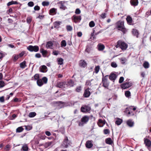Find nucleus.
Here are the masks:
<instances>
[{
    "label": "nucleus",
    "mask_w": 151,
    "mask_h": 151,
    "mask_svg": "<svg viewBox=\"0 0 151 151\" xmlns=\"http://www.w3.org/2000/svg\"><path fill=\"white\" fill-rule=\"evenodd\" d=\"M116 28L119 30L121 31L124 33H125L126 30L124 25V22L119 21L116 23Z\"/></svg>",
    "instance_id": "f257e3e1"
},
{
    "label": "nucleus",
    "mask_w": 151,
    "mask_h": 151,
    "mask_svg": "<svg viewBox=\"0 0 151 151\" xmlns=\"http://www.w3.org/2000/svg\"><path fill=\"white\" fill-rule=\"evenodd\" d=\"M89 119V117L87 116H83L81 120V122H79L78 123L79 126L83 127L84 124H86L88 122Z\"/></svg>",
    "instance_id": "f03ea898"
},
{
    "label": "nucleus",
    "mask_w": 151,
    "mask_h": 151,
    "mask_svg": "<svg viewBox=\"0 0 151 151\" xmlns=\"http://www.w3.org/2000/svg\"><path fill=\"white\" fill-rule=\"evenodd\" d=\"M71 143V141L69 140L68 137L65 136L61 144V146L63 148H68Z\"/></svg>",
    "instance_id": "7ed1b4c3"
},
{
    "label": "nucleus",
    "mask_w": 151,
    "mask_h": 151,
    "mask_svg": "<svg viewBox=\"0 0 151 151\" xmlns=\"http://www.w3.org/2000/svg\"><path fill=\"white\" fill-rule=\"evenodd\" d=\"M108 75H106L104 77H103L102 78V86L104 87L108 88L109 85V83L108 81L107 77Z\"/></svg>",
    "instance_id": "20e7f679"
},
{
    "label": "nucleus",
    "mask_w": 151,
    "mask_h": 151,
    "mask_svg": "<svg viewBox=\"0 0 151 151\" xmlns=\"http://www.w3.org/2000/svg\"><path fill=\"white\" fill-rule=\"evenodd\" d=\"M27 49L29 51L32 52L33 51L35 52H38L39 50V47L37 45L33 46L31 45L27 47Z\"/></svg>",
    "instance_id": "39448f33"
},
{
    "label": "nucleus",
    "mask_w": 151,
    "mask_h": 151,
    "mask_svg": "<svg viewBox=\"0 0 151 151\" xmlns=\"http://www.w3.org/2000/svg\"><path fill=\"white\" fill-rule=\"evenodd\" d=\"M56 87L63 89L65 88H66V82H58L56 84Z\"/></svg>",
    "instance_id": "423d86ee"
},
{
    "label": "nucleus",
    "mask_w": 151,
    "mask_h": 151,
    "mask_svg": "<svg viewBox=\"0 0 151 151\" xmlns=\"http://www.w3.org/2000/svg\"><path fill=\"white\" fill-rule=\"evenodd\" d=\"M72 18L73 21L75 23L80 22L81 19L80 16H76V15H73Z\"/></svg>",
    "instance_id": "0eeeda50"
},
{
    "label": "nucleus",
    "mask_w": 151,
    "mask_h": 151,
    "mask_svg": "<svg viewBox=\"0 0 151 151\" xmlns=\"http://www.w3.org/2000/svg\"><path fill=\"white\" fill-rule=\"evenodd\" d=\"M118 44H120V48L122 50H126L127 47V45L124 42L121 40L118 41Z\"/></svg>",
    "instance_id": "6e6552de"
},
{
    "label": "nucleus",
    "mask_w": 151,
    "mask_h": 151,
    "mask_svg": "<svg viewBox=\"0 0 151 151\" xmlns=\"http://www.w3.org/2000/svg\"><path fill=\"white\" fill-rule=\"evenodd\" d=\"M90 107L87 105L84 106H82L81 109V112L85 113L90 111Z\"/></svg>",
    "instance_id": "1a4fd4ad"
},
{
    "label": "nucleus",
    "mask_w": 151,
    "mask_h": 151,
    "mask_svg": "<svg viewBox=\"0 0 151 151\" xmlns=\"http://www.w3.org/2000/svg\"><path fill=\"white\" fill-rule=\"evenodd\" d=\"M140 112L139 109H137L136 107L133 106V116H135L136 119L137 118V115Z\"/></svg>",
    "instance_id": "9d476101"
},
{
    "label": "nucleus",
    "mask_w": 151,
    "mask_h": 151,
    "mask_svg": "<svg viewBox=\"0 0 151 151\" xmlns=\"http://www.w3.org/2000/svg\"><path fill=\"white\" fill-rule=\"evenodd\" d=\"M131 86V84L129 82H126L120 85L121 88L123 89H125Z\"/></svg>",
    "instance_id": "9b49d317"
},
{
    "label": "nucleus",
    "mask_w": 151,
    "mask_h": 151,
    "mask_svg": "<svg viewBox=\"0 0 151 151\" xmlns=\"http://www.w3.org/2000/svg\"><path fill=\"white\" fill-rule=\"evenodd\" d=\"M89 89L90 88H88L85 90L83 95V96L84 97L87 98L90 96L91 93L89 91Z\"/></svg>",
    "instance_id": "f8f14e48"
},
{
    "label": "nucleus",
    "mask_w": 151,
    "mask_h": 151,
    "mask_svg": "<svg viewBox=\"0 0 151 151\" xmlns=\"http://www.w3.org/2000/svg\"><path fill=\"white\" fill-rule=\"evenodd\" d=\"M79 65L81 68H85L87 65V63L84 60H81L79 63Z\"/></svg>",
    "instance_id": "ddd939ff"
},
{
    "label": "nucleus",
    "mask_w": 151,
    "mask_h": 151,
    "mask_svg": "<svg viewBox=\"0 0 151 151\" xmlns=\"http://www.w3.org/2000/svg\"><path fill=\"white\" fill-rule=\"evenodd\" d=\"M106 122L105 120H103L101 119H99L98 120L97 124L99 127H102L105 124Z\"/></svg>",
    "instance_id": "4468645a"
},
{
    "label": "nucleus",
    "mask_w": 151,
    "mask_h": 151,
    "mask_svg": "<svg viewBox=\"0 0 151 151\" xmlns=\"http://www.w3.org/2000/svg\"><path fill=\"white\" fill-rule=\"evenodd\" d=\"M74 85V82L72 80H70L66 82V87H73Z\"/></svg>",
    "instance_id": "2eb2a0df"
},
{
    "label": "nucleus",
    "mask_w": 151,
    "mask_h": 151,
    "mask_svg": "<svg viewBox=\"0 0 151 151\" xmlns=\"http://www.w3.org/2000/svg\"><path fill=\"white\" fill-rule=\"evenodd\" d=\"M140 33L138 30L136 29H133V36L137 38L139 37Z\"/></svg>",
    "instance_id": "dca6fc26"
},
{
    "label": "nucleus",
    "mask_w": 151,
    "mask_h": 151,
    "mask_svg": "<svg viewBox=\"0 0 151 151\" xmlns=\"http://www.w3.org/2000/svg\"><path fill=\"white\" fill-rule=\"evenodd\" d=\"M144 140V143L145 144V146L147 147H150L151 146V141L149 139L145 138Z\"/></svg>",
    "instance_id": "f3484780"
},
{
    "label": "nucleus",
    "mask_w": 151,
    "mask_h": 151,
    "mask_svg": "<svg viewBox=\"0 0 151 151\" xmlns=\"http://www.w3.org/2000/svg\"><path fill=\"white\" fill-rule=\"evenodd\" d=\"M117 77V75L114 73H111L109 76V79L114 82Z\"/></svg>",
    "instance_id": "a211bd4d"
},
{
    "label": "nucleus",
    "mask_w": 151,
    "mask_h": 151,
    "mask_svg": "<svg viewBox=\"0 0 151 151\" xmlns=\"http://www.w3.org/2000/svg\"><path fill=\"white\" fill-rule=\"evenodd\" d=\"M62 22L60 21H56L53 23V25L54 28L58 29L60 27V26Z\"/></svg>",
    "instance_id": "6ab92c4d"
},
{
    "label": "nucleus",
    "mask_w": 151,
    "mask_h": 151,
    "mask_svg": "<svg viewBox=\"0 0 151 151\" xmlns=\"http://www.w3.org/2000/svg\"><path fill=\"white\" fill-rule=\"evenodd\" d=\"M53 43L51 41H48L47 42L46 45V47L47 48L52 49V47L53 45Z\"/></svg>",
    "instance_id": "aec40b11"
},
{
    "label": "nucleus",
    "mask_w": 151,
    "mask_h": 151,
    "mask_svg": "<svg viewBox=\"0 0 151 151\" xmlns=\"http://www.w3.org/2000/svg\"><path fill=\"white\" fill-rule=\"evenodd\" d=\"M40 52L42 53L43 56L45 57L47 53V52L46 50H45L42 48H41L40 49Z\"/></svg>",
    "instance_id": "412c9836"
},
{
    "label": "nucleus",
    "mask_w": 151,
    "mask_h": 151,
    "mask_svg": "<svg viewBox=\"0 0 151 151\" xmlns=\"http://www.w3.org/2000/svg\"><path fill=\"white\" fill-rule=\"evenodd\" d=\"M86 146L87 148H91L92 147L93 144H92L91 141L88 140L86 142Z\"/></svg>",
    "instance_id": "4be33fe9"
},
{
    "label": "nucleus",
    "mask_w": 151,
    "mask_h": 151,
    "mask_svg": "<svg viewBox=\"0 0 151 151\" xmlns=\"http://www.w3.org/2000/svg\"><path fill=\"white\" fill-rule=\"evenodd\" d=\"M64 2L62 1H60L57 3V4H60V8L63 10H65V7L64 5Z\"/></svg>",
    "instance_id": "5701e85b"
},
{
    "label": "nucleus",
    "mask_w": 151,
    "mask_h": 151,
    "mask_svg": "<svg viewBox=\"0 0 151 151\" xmlns=\"http://www.w3.org/2000/svg\"><path fill=\"white\" fill-rule=\"evenodd\" d=\"M98 50L99 51H103L105 48L104 45L101 43L99 44L98 45Z\"/></svg>",
    "instance_id": "b1692460"
},
{
    "label": "nucleus",
    "mask_w": 151,
    "mask_h": 151,
    "mask_svg": "<svg viewBox=\"0 0 151 151\" xmlns=\"http://www.w3.org/2000/svg\"><path fill=\"white\" fill-rule=\"evenodd\" d=\"M126 20L128 24L129 25L132 24V19L128 15L127 16Z\"/></svg>",
    "instance_id": "393cba45"
},
{
    "label": "nucleus",
    "mask_w": 151,
    "mask_h": 151,
    "mask_svg": "<svg viewBox=\"0 0 151 151\" xmlns=\"http://www.w3.org/2000/svg\"><path fill=\"white\" fill-rule=\"evenodd\" d=\"M56 9L55 8H52L51 9L49 10V14L50 15H53V13H56Z\"/></svg>",
    "instance_id": "a878e982"
},
{
    "label": "nucleus",
    "mask_w": 151,
    "mask_h": 151,
    "mask_svg": "<svg viewBox=\"0 0 151 151\" xmlns=\"http://www.w3.org/2000/svg\"><path fill=\"white\" fill-rule=\"evenodd\" d=\"M105 142L109 145H111L113 143V141L111 138H108L105 139Z\"/></svg>",
    "instance_id": "bb28decb"
},
{
    "label": "nucleus",
    "mask_w": 151,
    "mask_h": 151,
    "mask_svg": "<svg viewBox=\"0 0 151 151\" xmlns=\"http://www.w3.org/2000/svg\"><path fill=\"white\" fill-rule=\"evenodd\" d=\"M26 62L24 60L20 64V67L22 68H24L27 66Z\"/></svg>",
    "instance_id": "cd10ccee"
},
{
    "label": "nucleus",
    "mask_w": 151,
    "mask_h": 151,
    "mask_svg": "<svg viewBox=\"0 0 151 151\" xmlns=\"http://www.w3.org/2000/svg\"><path fill=\"white\" fill-rule=\"evenodd\" d=\"M143 66L145 68H148L149 67L150 65L148 62L145 61L144 62Z\"/></svg>",
    "instance_id": "c85d7f7f"
},
{
    "label": "nucleus",
    "mask_w": 151,
    "mask_h": 151,
    "mask_svg": "<svg viewBox=\"0 0 151 151\" xmlns=\"http://www.w3.org/2000/svg\"><path fill=\"white\" fill-rule=\"evenodd\" d=\"M37 83L38 86H41L43 84L42 81L40 79H39L37 80Z\"/></svg>",
    "instance_id": "c756f323"
},
{
    "label": "nucleus",
    "mask_w": 151,
    "mask_h": 151,
    "mask_svg": "<svg viewBox=\"0 0 151 151\" xmlns=\"http://www.w3.org/2000/svg\"><path fill=\"white\" fill-rule=\"evenodd\" d=\"M122 120L118 118L116 121L115 123L118 125H120L122 123Z\"/></svg>",
    "instance_id": "7c9ffc66"
},
{
    "label": "nucleus",
    "mask_w": 151,
    "mask_h": 151,
    "mask_svg": "<svg viewBox=\"0 0 151 151\" xmlns=\"http://www.w3.org/2000/svg\"><path fill=\"white\" fill-rule=\"evenodd\" d=\"M19 55H14L12 56L13 60L14 61H16L19 58Z\"/></svg>",
    "instance_id": "2f4dec72"
},
{
    "label": "nucleus",
    "mask_w": 151,
    "mask_h": 151,
    "mask_svg": "<svg viewBox=\"0 0 151 151\" xmlns=\"http://www.w3.org/2000/svg\"><path fill=\"white\" fill-rule=\"evenodd\" d=\"M58 64V65H62L63 63V59L62 58H60L57 59Z\"/></svg>",
    "instance_id": "473e14b6"
},
{
    "label": "nucleus",
    "mask_w": 151,
    "mask_h": 151,
    "mask_svg": "<svg viewBox=\"0 0 151 151\" xmlns=\"http://www.w3.org/2000/svg\"><path fill=\"white\" fill-rule=\"evenodd\" d=\"M18 4V3L16 1H10L7 4V5L8 6H9L12 4Z\"/></svg>",
    "instance_id": "72a5a7b5"
},
{
    "label": "nucleus",
    "mask_w": 151,
    "mask_h": 151,
    "mask_svg": "<svg viewBox=\"0 0 151 151\" xmlns=\"http://www.w3.org/2000/svg\"><path fill=\"white\" fill-rule=\"evenodd\" d=\"M36 115V113L35 112H31L29 113L28 115L29 117L30 118L33 117Z\"/></svg>",
    "instance_id": "f704fd0d"
},
{
    "label": "nucleus",
    "mask_w": 151,
    "mask_h": 151,
    "mask_svg": "<svg viewBox=\"0 0 151 151\" xmlns=\"http://www.w3.org/2000/svg\"><path fill=\"white\" fill-rule=\"evenodd\" d=\"M46 69H47V67L45 65H43L42 66V68L40 69V71L43 73L45 72V70Z\"/></svg>",
    "instance_id": "c9c22d12"
},
{
    "label": "nucleus",
    "mask_w": 151,
    "mask_h": 151,
    "mask_svg": "<svg viewBox=\"0 0 151 151\" xmlns=\"http://www.w3.org/2000/svg\"><path fill=\"white\" fill-rule=\"evenodd\" d=\"M42 80L43 82V83L46 84L47 83V78L45 77H43L42 79Z\"/></svg>",
    "instance_id": "e433bc0d"
},
{
    "label": "nucleus",
    "mask_w": 151,
    "mask_h": 151,
    "mask_svg": "<svg viewBox=\"0 0 151 151\" xmlns=\"http://www.w3.org/2000/svg\"><path fill=\"white\" fill-rule=\"evenodd\" d=\"M24 129L21 127H18L16 129V131L17 132H22Z\"/></svg>",
    "instance_id": "4c0bfd02"
},
{
    "label": "nucleus",
    "mask_w": 151,
    "mask_h": 151,
    "mask_svg": "<svg viewBox=\"0 0 151 151\" xmlns=\"http://www.w3.org/2000/svg\"><path fill=\"white\" fill-rule=\"evenodd\" d=\"M127 124L130 127H132V121L131 120H129L127 122Z\"/></svg>",
    "instance_id": "58836bf2"
},
{
    "label": "nucleus",
    "mask_w": 151,
    "mask_h": 151,
    "mask_svg": "<svg viewBox=\"0 0 151 151\" xmlns=\"http://www.w3.org/2000/svg\"><path fill=\"white\" fill-rule=\"evenodd\" d=\"M100 70V67L99 65L95 67L94 68L95 72L96 74L99 72Z\"/></svg>",
    "instance_id": "ea45409f"
},
{
    "label": "nucleus",
    "mask_w": 151,
    "mask_h": 151,
    "mask_svg": "<svg viewBox=\"0 0 151 151\" xmlns=\"http://www.w3.org/2000/svg\"><path fill=\"white\" fill-rule=\"evenodd\" d=\"M66 28L68 31H70L72 30V27L70 25H67L66 26Z\"/></svg>",
    "instance_id": "a19ab883"
},
{
    "label": "nucleus",
    "mask_w": 151,
    "mask_h": 151,
    "mask_svg": "<svg viewBox=\"0 0 151 151\" xmlns=\"http://www.w3.org/2000/svg\"><path fill=\"white\" fill-rule=\"evenodd\" d=\"M61 45L62 47H65L66 46V43L65 40H63L61 41Z\"/></svg>",
    "instance_id": "79ce46f5"
},
{
    "label": "nucleus",
    "mask_w": 151,
    "mask_h": 151,
    "mask_svg": "<svg viewBox=\"0 0 151 151\" xmlns=\"http://www.w3.org/2000/svg\"><path fill=\"white\" fill-rule=\"evenodd\" d=\"M125 95L126 97L129 98L131 96V93L129 91H127L125 92Z\"/></svg>",
    "instance_id": "37998d69"
},
{
    "label": "nucleus",
    "mask_w": 151,
    "mask_h": 151,
    "mask_svg": "<svg viewBox=\"0 0 151 151\" xmlns=\"http://www.w3.org/2000/svg\"><path fill=\"white\" fill-rule=\"evenodd\" d=\"M93 80V79H91V80H88L86 81V86H91V82Z\"/></svg>",
    "instance_id": "c03bdc74"
},
{
    "label": "nucleus",
    "mask_w": 151,
    "mask_h": 151,
    "mask_svg": "<svg viewBox=\"0 0 151 151\" xmlns=\"http://www.w3.org/2000/svg\"><path fill=\"white\" fill-rule=\"evenodd\" d=\"M138 4V0H133V6H136Z\"/></svg>",
    "instance_id": "a18cd8bd"
},
{
    "label": "nucleus",
    "mask_w": 151,
    "mask_h": 151,
    "mask_svg": "<svg viewBox=\"0 0 151 151\" xmlns=\"http://www.w3.org/2000/svg\"><path fill=\"white\" fill-rule=\"evenodd\" d=\"M130 110H131L130 108H126L125 112L128 115L130 114Z\"/></svg>",
    "instance_id": "49530a36"
},
{
    "label": "nucleus",
    "mask_w": 151,
    "mask_h": 151,
    "mask_svg": "<svg viewBox=\"0 0 151 151\" xmlns=\"http://www.w3.org/2000/svg\"><path fill=\"white\" fill-rule=\"evenodd\" d=\"M95 24L93 21H91L89 23V26L90 27H92L95 26Z\"/></svg>",
    "instance_id": "de8ad7c7"
},
{
    "label": "nucleus",
    "mask_w": 151,
    "mask_h": 151,
    "mask_svg": "<svg viewBox=\"0 0 151 151\" xmlns=\"http://www.w3.org/2000/svg\"><path fill=\"white\" fill-rule=\"evenodd\" d=\"M42 4L44 6H48L49 5V3L48 2L44 1L42 3Z\"/></svg>",
    "instance_id": "09e8293b"
},
{
    "label": "nucleus",
    "mask_w": 151,
    "mask_h": 151,
    "mask_svg": "<svg viewBox=\"0 0 151 151\" xmlns=\"http://www.w3.org/2000/svg\"><path fill=\"white\" fill-rule=\"evenodd\" d=\"M22 149L24 151H27L28 150V147L27 145H24L22 147Z\"/></svg>",
    "instance_id": "8fccbe9b"
},
{
    "label": "nucleus",
    "mask_w": 151,
    "mask_h": 151,
    "mask_svg": "<svg viewBox=\"0 0 151 151\" xmlns=\"http://www.w3.org/2000/svg\"><path fill=\"white\" fill-rule=\"evenodd\" d=\"M34 77L35 80H37L39 79L40 76L39 74H36L34 76Z\"/></svg>",
    "instance_id": "3c124183"
},
{
    "label": "nucleus",
    "mask_w": 151,
    "mask_h": 151,
    "mask_svg": "<svg viewBox=\"0 0 151 151\" xmlns=\"http://www.w3.org/2000/svg\"><path fill=\"white\" fill-rule=\"evenodd\" d=\"M81 86H78L76 87V91L78 92H79L81 91Z\"/></svg>",
    "instance_id": "603ef678"
},
{
    "label": "nucleus",
    "mask_w": 151,
    "mask_h": 151,
    "mask_svg": "<svg viewBox=\"0 0 151 151\" xmlns=\"http://www.w3.org/2000/svg\"><path fill=\"white\" fill-rule=\"evenodd\" d=\"M91 50V48L88 46H87L86 47L85 51V52H88V53H89Z\"/></svg>",
    "instance_id": "864d4df0"
},
{
    "label": "nucleus",
    "mask_w": 151,
    "mask_h": 151,
    "mask_svg": "<svg viewBox=\"0 0 151 151\" xmlns=\"http://www.w3.org/2000/svg\"><path fill=\"white\" fill-rule=\"evenodd\" d=\"M111 66L113 68H116L117 67V65L115 62H112L111 64Z\"/></svg>",
    "instance_id": "5fc2aeb1"
},
{
    "label": "nucleus",
    "mask_w": 151,
    "mask_h": 151,
    "mask_svg": "<svg viewBox=\"0 0 151 151\" xmlns=\"http://www.w3.org/2000/svg\"><path fill=\"white\" fill-rule=\"evenodd\" d=\"M104 132L105 134H109L110 133V131L109 129H104Z\"/></svg>",
    "instance_id": "6e6d98bb"
},
{
    "label": "nucleus",
    "mask_w": 151,
    "mask_h": 151,
    "mask_svg": "<svg viewBox=\"0 0 151 151\" xmlns=\"http://www.w3.org/2000/svg\"><path fill=\"white\" fill-rule=\"evenodd\" d=\"M106 14L105 13H103L100 15L102 19H104L106 17Z\"/></svg>",
    "instance_id": "4d7b16f0"
},
{
    "label": "nucleus",
    "mask_w": 151,
    "mask_h": 151,
    "mask_svg": "<svg viewBox=\"0 0 151 151\" xmlns=\"http://www.w3.org/2000/svg\"><path fill=\"white\" fill-rule=\"evenodd\" d=\"M4 86V82L3 81H0V88H2Z\"/></svg>",
    "instance_id": "13d9d810"
},
{
    "label": "nucleus",
    "mask_w": 151,
    "mask_h": 151,
    "mask_svg": "<svg viewBox=\"0 0 151 151\" xmlns=\"http://www.w3.org/2000/svg\"><path fill=\"white\" fill-rule=\"evenodd\" d=\"M28 5L29 6L32 7L34 5V2L32 1H30L28 3Z\"/></svg>",
    "instance_id": "bf43d9fd"
},
{
    "label": "nucleus",
    "mask_w": 151,
    "mask_h": 151,
    "mask_svg": "<svg viewBox=\"0 0 151 151\" xmlns=\"http://www.w3.org/2000/svg\"><path fill=\"white\" fill-rule=\"evenodd\" d=\"M124 78L123 77H121L119 80V83H122L124 81Z\"/></svg>",
    "instance_id": "052dcab7"
},
{
    "label": "nucleus",
    "mask_w": 151,
    "mask_h": 151,
    "mask_svg": "<svg viewBox=\"0 0 151 151\" xmlns=\"http://www.w3.org/2000/svg\"><path fill=\"white\" fill-rule=\"evenodd\" d=\"M81 11L79 9H77L75 12V13L76 14H79L81 13Z\"/></svg>",
    "instance_id": "680f3d73"
},
{
    "label": "nucleus",
    "mask_w": 151,
    "mask_h": 151,
    "mask_svg": "<svg viewBox=\"0 0 151 151\" xmlns=\"http://www.w3.org/2000/svg\"><path fill=\"white\" fill-rule=\"evenodd\" d=\"M40 7L37 5L35 6L34 7V9L35 11H39L40 10Z\"/></svg>",
    "instance_id": "e2e57ef3"
},
{
    "label": "nucleus",
    "mask_w": 151,
    "mask_h": 151,
    "mask_svg": "<svg viewBox=\"0 0 151 151\" xmlns=\"http://www.w3.org/2000/svg\"><path fill=\"white\" fill-rule=\"evenodd\" d=\"M25 53V52L24 51H22L21 53H20L18 55L19 58L22 57Z\"/></svg>",
    "instance_id": "0e129e2a"
},
{
    "label": "nucleus",
    "mask_w": 151,
    "mask_h": 151,
    "mask_svg": "<svg viewBox=\"0 0 151 151\" xmlns=\"http://www.w3.org/2000/svg\"><path fill=\"white\" fill-rule=\"evenodd\" d=\"M32 20V18L30 17H28L27 19V22L29 23H30L31 22Z\"/></svg>",
    "instance_id": "69168bd1"
},
{
    "label": "nucleus",
    "mask_w": 151,
    "mask_h": 151,
    "mask_svg": "<svg viewBox=\"0 0 151 151\" xmlns=\"http://www.w3.org/2000/svg\"><path fill=\"white\" fill-rule=\"evenodd\" d=\"M59 52L58 51L55 50L53 51L52 54L54 55H57L58 54Z\"/></svg>",
    "instance_id": "338daca9"
},
{
    "label": "nucleus",
    "mask_w": 151,
    "mask_h": 151,
    "mask_svg": "<svg viewBox=\"0 0 151 151\" xmlns=\"http://www.w3.org/2000/svg\"><path fill=\"white\" fill-rule=\"evenodd\" d=\"M35 57L36 58H40L41 57V55L40 53H37L35 54Z\"/></svg>",
    "instance_id": "774afa93"
}]
</instances>
